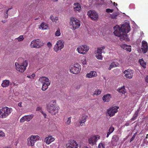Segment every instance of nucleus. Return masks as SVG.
Masks as SVG:
<instances>
[{"mask_svg": "<svg viewBox=\"0 0 148 148\" xmlns=\"http://www.w3.org/2000/svg\"><path fill=\"white\" fill-rule=\"evenodd\" d=\"M50 19L52 21H54V19L53 16L51 15L50 16Z\"/></svg>", "mask_w": 148, "mask_h": 148, "instance_id": "obj_49", "label": "nucleus"}, {"mask_svg": "<svg viewBox=\"0 0 148 148\" xmlns=\"http://www.w3.org/2000/svg\"><path fill=\"white\" fill-rule=\"evenodd\" d=\"M119 140V137L117 135H114L112 137L111 140V143L113 146H116L117 144V142Z\"/></svg>", "mask_w": 148, "mask_h": 148, "instance_id": "obj_17", "label": "nucleus"}, {"mask_svg": "<svg viewBox=\"0 0 148 148\" xmlns=\"http://www.w3.org/2000/svg\"><path fill=\"white\" fill-rule=\"evenodd\" d=\"M83 148H88L87 147L85 146Z\"/></svg>", "mask_w": 148, "mask_h": 148, "instance_id": "obj_64", "label": "nucleus"}, {"mask_svg": "<svg viewBox=\"0 0 148 148\" xmlns=\"http://www.w3.org/2000/svg\"><path fill=\"white\" fill-rule=\"evenodd\" d=\"M47 26L44 23H42L41 24L39 28L42 29H46L47 28Z\"/></svg>", "mask_w": 148, "mask_h": 148, "instance_id": "obj_32", "label": "nucleus"}, {"mask_svg": "<svg viewBox=\"0 0 148 148\" xmlns=\"http://www.w3.org/2000/svg\"><path fill=\"white\" fill-rule=\"evenodd\" d=\"M38 18H36L35 19V20H38Z\"/></svg>", "mask_w": 148, "mask_h": 148, "instance_id": "obj_63", "label": "nucleus"}, {"mask_svg": "<svg viewBox=\"0 0 148 148\" xmlns=\"http://www.w3.org/2000/svg\"><path fill=\"white\" fill-rule=\"evenodd\" d=\"M25 117L26 121H29L33 118L34 117V115L32 114H31L27 115H25Z\"/></svg>", "mask_w": 148, "mask_h": 148, "instance_id": "obj_29", "label": "nucleus"}, {"mask_svg": "<svg viewBox=\"0 0 148 148\" xmlns=\"http://www.w3.org/2000/svg\"><path fill=\"white\" fill-rule=\"evenodd\" d=\"M12 111L11 108L5 106L3 107L0 110V118H7Z\"/></svg>", "mask_w": 148, "mask_h": 148, "instance_id": "obj_3", "label": "nucleus"}, {"mask_svg": "<svg viewBox=\"0 0 148 148\" xmlns=\"http://www.w3.org/2000/svg\"><path fill=\"white\" fill-rule=\"evenodd\" d=\"M119 108V107L115 106L109 108L107 110V113L108 116L110 117L114 116L118 111V109Z\"/></svg>", "mask_w": 148, "mask_h": 148, "instance_id": "obj_10", "label": "nucleus"}, {"mask_svg": "<svg viewBox=\"0 0 148 148\" xmlns=\"http://www.w3.org/2000/svg\"><path fill=\"white\" fill-rule=\"evenodd\" d=\"M117 15L116 14H113L111 16V17L113 19H115L116 18Z\"/></svg>", "mask_w": 148, "mask_h": 148, "instance_id": "obj_45", "label": "nucleus"}, {"mask_svg": "<svg viewBox=\"0 0 148 148\" xmlns=\"http://www.w3.org/2000/svg\"><path fill=\"white\" fill-rule=\"evenodd\" d=\"M43 114L45 118H46V117L47 115L46 114L44 113Z\"/></svg>", "mask_w": 148, "mask_h": 148, "instance_id": "obj_60", "label": "nucleus"}, {"mask_svg": "<svg viewBox=\"0 0 148 148\" xmlns=\"http://www.w3.org/2000/svg\"><path fill=\"white\" fill-rule=\"evenodd\" d=\"M44 44L43 42L41 41L39 39H38L32 41L30 45V46L31 47L40 48Z\"/></svg>", "mask_w": 148, "mask_h": 148, "instance_id": "obj_7", "label": "nucleus"}, {"mask_svg": "<svg viewBox=\"0 0 148 148\" xmlns=\"http://www.w3.org/2000/svg\"><path fill=\"white\" fill-rule=\"evenodd\" d=\"M139 62L140 63V65L143 67V68H146V64L143 59H142L139 60Z\"/></svg>", "mask_w": 148, "mask_h": 148, "instance_id": "obj_31", "label": "nucleus"}, {"mask_svg": "<svg viewBox=\"0 0 148 148\" xmlns=\"http://www.w3.org/2000/svg\"><path fill=\"white\" fill-rule=\"evenodd\" d=\"M55 140L54 138L52 137V136H48L46 137L44 140V142L47 144L49 145L52 142H53Z\"/></svg>", "mask_w": 148, "mask_h": 148, "instance_id": "obj_19", "label": "nucleus"}, {"mask_svg": "<svg viewBox=\"0 0 148 148\" xmlns=\"http://www.w3.org/2000/svg\"><path fill=\"white\" fill-rule=\"evenodd\" d=\"M142 47L141 49L142 52L144 53H145L148 49L147 42L145 41H143L142 42Z\"/></svg>", "mask_w": 148, "mask_h": 148, "instance_id": "obj_18", "label": "nucleus"}, {"mask_svg": "<svg viewBox=\"0 0 148 148\" xmlns=\"http://www.w3.org/2000/svg\"><path fill=\"white\" fill-rule=\"evenodd\" d=\"M16 39H17L18 41H21L23 40L24 38L22 35L16 38Z\"/></svg>", "mask_w": 148, "mask_h": 148, "instance_id": "obj_36", "label": "nucleus"}, {"mask_svg": "<svg viewBox=\"0 0 148 148\" xmlns=\"http://www.w3.org/2000/svg\"><path fill=\"white\" fill-rule=\"evenodd\" d=\"M95 56L97 59L102 60L103 56H102L101 54H98L96 55Z\"/></svg>", "mask_w": 148, "mask_h": 148, "instance_id": "obj_33", "label": "nucleus"}, {"mask_svg": "<svg viewBox=\"0 0 148 148\" xmlns=\"http://www.w3.org/2000/svg\"><path fill=\"white\" fill-rule=\"evenodd\" d=\"M47 45L48 47L50 49L52 47V45L51 43L49 42H48Z\"/></svg>", "mask_w": 148, "mask_h": 148, "instance_id": "obj_47", "label": "nucleus"}, {"mask_svg": "<svg viewBox=\"0 0 148 148\" xmlns=\"http://www.w3.org/2000/svg\"><path fill=\"white\" fill-rule=\"evenodd\" d=\"M101 92V90H98L97 91H95L94 92L93 95H100Z\"/></svg>", "mask_w": 148, "mask_h": 148, "instance_id": "obj_38", "label": "nucleus"}, {"mask_svg": "<svg viewBox=\"0 0 148 148\" xmlns=\"http://www.w3.org/2000/svg\"><path fill=\"white\" fill-rule=\"evenodd\" d=\"M97 76L96 72L94 71H91L89 73H87L86 75V77L88 78H92L95 77Z\"/></svg>", "mask_w": 148, "mask_h": 148, "instance_id": "obj_22", "label": "nucleus"}, {"mask_svg": "<svg viewBox=\"0 0 148 148\" xmlns=\"http://www.w3.org/2000/svg\"><path fill=\"white\" fill-rule=\"evenodd\" d=\"M86 116H83L80 118H79L78 120V121L79 123V124L76 125H75L77 126H82L83 125H84L85 124V122L86 121Z\"/></svg>", "mask_w": 148, "mask_h": 148, "instance_id": "obj_16", "label": "nucleus"}, {"mask_svg": "<svg viewBox=\"0 0 148 148\" xmlns=\"http://www.w3.org/2000/svg\"><path fill=\"white\" fill-rule=\"evenodd\" d=\"M81 66L79 64H74L70 68V71L73 74H77L79 73L81 71Z\"/></svg>", "mask_w": 148, "mask_h": 148, "instance_id": "obj_9", "label": "nucleus"}, {"mask_svg": "<svg viewBox=\"0 0 148 148\" xmlns=\"http://www.w3.org/2000/svg\"><path fill=\"white\" fill-rule=\"evenodd\" d=\"M135 138V135H134L131 138V139H130V142H131V141H133L134 140Z\"/></svg>", "mask_w": 148, "mask_h": 148, "instance_id": "obj_48", "label": "nucleus"}, {"mask_svg": "<svg viewBox=\"0 0 148 148\" xmlns=\"http://www.w3.org/2000/svg\"><path fill=\"white\" fill-rule=\"evenodd\" d=\"M134 71L131 69L125 70L124 72L125 77L128 79H131L133 76Z\"/></svg>", "mask_w": 148, "mask_h": 148, "instance_id": "obj_14", "label": "nucleus"}, {"mask_svg": "<svg viewBox=\"0 0 148 148\" xmlns=\"http://www.w3.org/2000/svg\"><path fill=\"white\" fill-rule=\"evenodd\" d=\"M39 82L43 84L47 83H51V82L49 80L48 78L45 77H40L39 79Z\"/></svg>", "mask_w": 148, "mask_h": 148, "instance_id": "obj_20", "label": "nucleus"}, {"mask_svg": "<svg viewBox=\"0 0 148 148\" xmlns=\"http://www.w3.org/2000/svg\"><path fill=\"white\" fill-rule=\"evenodd\" d=\"M40 136L38 135H32L27 138V145L29 146H32L34 143L39 140Z\"/></svg>", "mask_w": 148, "mask_h": 148, "instance_id": "obj_5", "label": "nucleus"}, {"mask_svg": "<svg viewBox=\"0 0 148 148\" xmlns=\"http://www.w3.org/2000/svg\"><path fill=\"white\" fill-rule=\"evenodd\" d=\"M81 61L83 64H86V57H82Z\"/></svg>", "mask_w": 148, "mask_h": 148, "instance_id": "obj_34", "label": "nucleus"}, {"mask_svg": "<svg viewBox=\"0 0 148 148\" xmlns=\"http://www.w3.org/2000/svg\"><path fill=\"white\" fill-rule=\"evenodd\" d=\"M40 111L42 114H43L44 113L43 112V111L42 110H41Z\"/></svg>", "mask_w": 148, "mask_h": 148, "instance_id": "obj_62", "label": "nucleus"}, {"mask_svg": "<svg viewBox=\"0 0 148 148\" xmlns=\"http://www.w3.org/2000/svg\"><path fill=\"white\" fill-rule=\"evenodd\" d=\"M114 128L112 126H110L109 129V131L110 133H112L114 130Z\"/></svg>", "mask_w": 148, "mask_h": 148, "instance_id": "obj_40", "label": "nucleus"}, {"mask_svg": "<svg viewBox=\"0 0 148 148\" xmlns=\"http://www.w3.org/2000/svg\"><path fill=\"white\" fill-rule=\"evenodd\" d=\"M78 145L76 142L73 140L69 142L66 145L67 148H77Z\"/></svg>", "mask_w": 148, "mask_h": 148, "instance_id": "obj_15", "label": "nucleus"}, {"mask_svg": "<svg viewBox=\"0 0 148 148\" xmlns=\"http://www.w3.org/2000/svg\"><path fill=\"white\" fill-rule=\"evenodd\" d=\"M112 97L111 95L110 94L104 95L102 97V100L104 102H108Z\"/></svg>", "mask_w": 148, "mask_h": 148, "instance_id": "obj_21", "label": "nucleus"}, {"mask_svg": "<svg viewBox=\"0 0 148 148\" xmlns=\"http://www.w3.org/2000/svg\"><path fill=\"white\" fill-rule=\"evenodd\" d=\"M89 49V47L86 45H80L78 47L76 50L79 53L85 54Z\"/></svg>", "mask_w": 148, "mask_h": 148, "instance_id": "obj_8", "label": "nucleus"}, {"mask_svg": "<svg viewBox=\"0 0 148 148\" xmlns=\"http://www.w3.org/2000/svg\"><path fill=\"white\" fill-rule=\"evenodd\" d=\"M111 133H110V132H108L107 133V135H106V137L107 138H108L109 136L111 134Z\"/></svg>", "mask_w": 148, "mask_h": 148, "instance_id": "obj_52", "label": "nucleus"}, {"mask_svg": "<svg viewBox=\"0 0 148 148\" xmlns=\"http://www.w3.org/2000/svg\"><path fill=\"white\" fill-rule=\"evenodd\" d=\"M28 61L27 60L24 61L23 63L20 64H18V62H16L15 65L16 70L21 73L24 72L28 65Z\"/></svg>", "mask_w": 148, "mask_h": 148, "instance_id": "obj_4", "label": "nucleus"}, {"mask_svg": "<svg viewBox=\"0 0 148 148\" xmlns=\"http://www.w3.org/2000/svg\"><path fill=\"white\" fill-rule=\"evenodd\" d=\"M50 83L49 82L45 84L44 83V84H42L41 88L42 90L43 91L46 90L48 88V86L50 85Z\"/></svg>", "mask_w": 148, "mask_h": 148, "instance_id": "obj_28", "label": "nucleus"}, {"mask_svg": "<svg viewBox=\"0 0 148 148\" xmlns=\"http://www.w3.org/2000/svg\"><path fill=\"white\" fill-rule=\"evenodd\" d=\"M54 21L55 20H58V18L57 17H56L54 18Z\"/></svg>", "mask_w": 148, "mask_h": 148, "instance_id": "obj_61", "label": "nucleus"}, {"mask_svg": "<svg viewBox=\"0 0 148 148\" xmlns=\"http://www.w3.org/2000/svg\"><path fill=\"white\" fill-rule=\"evenodd\" d=\"M100 138L99 135L92 136L88 139V142L90 144L93 145Z\"/></svg>", "mask_w": 148, "mask_h": 148, "instance_id": "obj_13", "label": "nucleus"}, {"mask_svg": "<svg viewBox=\"0 0 148 148\" xmlns=\"http://www.w3.org/2000/svg\"><path fill=\"white\" fill-rule=\"evenodd\" d=\"M113 11V10L110 9H106V11L108 13L112 12Z\"/></svg>", "mask_w": 148, "mask_h": 148, "instance_id": "obj_46", "label": "nucleus"}, {"mask_svg": "<svg viewBox=\"0 0 148 148\" xmlns=\"http://www.w3.org/2000/svg\"><path fill=\"white\" fill-rule=\"evenodd\" d=\"M25 120V116L22 117L20 119V121L21 122H24Z\"/></svg>", "mask_w": 148, "mask_h": 148, "instance_id": "obj_43", "label": "nucleus"}, {"mask_svg": "<svg viewBox=\"0 0 148 148\" xmlns=\"http://www.w3.org/2000/svg\"><path fill=\"white\" fill-rule=\"evenodd\" d=\"M11 8H9L7 10V11H6V13L5 14V15H4V17L5 18H8V11L10 10V9H11Z\"/></svg>", "mask_w": 148, "mask_h": 148, "instance_id": "obj_42", "label": "nucleus"}, {"mask_svg": "<svg viewBox=\"0 0 148 148\" xmlns=\"http://www.w3.org/2000/svg\"><path fill=\"white\" fill-rule=\"evenodd\" d=\"M98 148H105V145L104 143H101L98 145Z\"/></svg>", "mask_w": 148, "mask_h": 148, "instance_id": "obj_35", "label": "nucleus"}, {"mask_svg": "<svg viewBox=\"0 0 148 148\" xmlns=\"http://www.w3.org/2000/svg\"><path fill=\"white\" fill-rule=\"evenodd\" d=\"M114 33L116 36L119 37L121 41H128L129 38L127 34L130 31V23L128 22L125 23L123 25H116L113 27Z\"/></svg>", "mask_w": 148, "mask_h": 148, "instance_id": "obj_1", "label": "nucleus"}, {"mask_svg": "<svg viewBox=\"0 0 148 148\" xmlns=\"http://www.w3.org/2000/svg\"><path fill=\"white\" fill-rule=\"evenodd\" d=\"M145 81L146 82H148V75L145 78Z\"/></svg>", "mask_w": 148, "mask_h": 148, "instance_id": "obj_51", "label": "nucleus"}, {"mask_svg": "<svg viewBox=\"0 0 148 148\" xmlns=\"http://www.w3.org/2000/svg\"><path fill=\"white\" fill-rule=\"evenodd\" d=\"M125 88V86H124L119 87L117 89V91L121 93L122 94H124L126 92Z\"/></svg>", "mask_w": 148, "mask_h": 148, "instance_id": "obj_26", "label": "nucleus"}, {"mask_svg": "<svg viewBox=\"0 0 148 148\" xmlns=\"http://www.w3.org/2000/svg\"><path fill=\"white\" fill-rule=\"evenodd\" d=\"M11 85V83L9 80L5 79L3 80L1 85L3 88L7 87Z\"/></svg>", "mask_w": 148, "mask_h": 148, "instance_id": "obj_24", "label": "nucleus"}, {"mask_svg": "<svg viewBox=\"0 0 148 148\" xmlns=\"http://www.w3.org/2000/svg\"><path fill=\"white\" fill-rule=\"evenodd\" d=\"M105 47L103 46L101 47L98 48L97 51V53L101 54L102 53V51L103 49H105Z\"/></svg>", "mask_w": 148, "mask_h": 148, "instance_id": "obj_30", "label": "nucleus"}, {"mask_svg": "<svg viewBox=\"0 0 148 148\" xmlns=\"http://www.w3.org/2000/svg\"><path fill=\"white\" fill-rule=\"evenodd\" d=\"M60 34L61 33L60 32V30L59 28H58L55 32V35L57 36H58L60 35Z\"/></svg>", "mask_w": 148, "mask_h": 148, "instance_id": "obj_37", "label": "nucleus"}, {"mask_svg": "<svg viewBox=\"0 0 148 148\" xmlns=\"http://www.w3.org/2000/svg\"><path fill=\"white\" fill-rule=\"evenodd\" d=\"M0 136L3 137L5 136V133L1 131H0Z\"/></svg>", "mask_w": 148, "mask_h": 148, "instance_id": "obj_44", "label": "nucleus"}, {"mask_svg": "<svg viewBox=\"0 0 148 148\" xmlns=\"http://www.w3.org/2000/svg\"><path fill=\"white\" fill-rule=\"evenodd\" d=\"M64 46V42L62 40H59L57 41L54 47L55 51L57 52L58 50H60Z\"/></svg>", "mask_w": 148, "mask_h": 148, "instance_id": "obj_11", "label": "nucleus"}, {"mask_svg": "<svg viewBox=\"0 0 148 148\" xmlns=\"http://www.w3.org/2000/svg\"><path fill=\"white\" fill-rule=\"evenodd\" d=\"M73 9L75 12H80L81 10V7L80 4L78 3H74L73 4Z\"/></svg>", "mask_w": 148, "mask_h": 148, "instance_id": "obj_23", "label": "nucleus"}, {"mask_svg": "<svg viewBox=\"0 0 148 148\" xmlns=\"http://www.w3.org/2000/svg\"><path fill=\"white\" fill-rule=\"evenodd\" d=\"M71 122V117H69L68 118L66 122H65V123L66 125H69L70 124Z\"/></svg>", "mask_w": 148, "mask_h": 148, "instance_id": "obj_39", "label": "nucleus"}, {"mask_svg": "<svg viewBox=\"0 0 148 148\" xmlns=\"http://www.w3.org/2000/svg\"><path fill=\"white\" fill-rule=\"evenodd\" d=\"M70 24L72 26L73 30L79 28L80 25V21L76 18L73 17L70 18Z\"/></svg>", "mask_w": 148, "mask_h": 148, "instance_id": "obj_6", "label": "nucleus"}, {"mask_svg": "<svg viewBox=\"0 0 148 148\" xmlns=\"http://www.w3.org/2000/svg\"><path fill=\"white\" fill-rule=\"evenodd\" d=\"M56 101L53 100L51 101L47 104V110L48 112L52 114L55 115L58 113L59 109L58 107L56 105Z\"/></svg>", "mask_w": 148, "mask_h": 148, "instance_id": "obj_2", "label": "nucleus"}, {"mask_svg": "<svg viewBox=\"0 0 148 148\" xmlns=\"http://www.w3.org/2000/svg\"><path fill=\"white\" fill-rule=\"evenodd\" d=\"M140 110L139 108L135 112L133 117L131 119V120L132 121H134L136 119L138 116V114Z\"/></svg>", "mask_w": 148, "mask_h": 148, "instance_id": "obj_27", "label": "nucleus"}, {"mask_svg": "<svg viewBox=\"0 0 148 148\" xmlns=\"http://www.w3.org/2000/svg\"><path fill=\"white\" fill-rule=\"evenodd\" d=\"M2 22L3 23H5L6 21H7V20H2Z\"/></svg>", "mask_w": 148, "mask_h": 148, "instance_id": "obj_58", "label": "nucleus"}, {"mask_svg": "<svg viewBox=\"0 0 148 148\" xmlns=\"http://www.w3.org/2000/svg\"><path fill=\"white\" fill-rule=\"evenodd\" d=\"M87 14L92 20L96 21L98 18V15L95 11L90 10L88 12Z\"/></svg>", "mask_w": 148, "mask_h": 148, "instance_id": "obj_12", "label": "nucleus"}, {"mask_svg": "<svg viewBox=\"0 0 148 148\" xmlns=\"http://www.w3.org/2000/svg\"><path fill=\"white\" fill-rule=\"evenodd\" d=\"M125 125L127 126L129 125V123H125Z\"/></svg>", "mask_w": 148, "mask_h": 148, "instance_id": "obj_57", "label": "nucleus"}, {"mask_svg": "<svg viewBox=\"0 0 148 148\" xmlns=\"http://www.w3.org/2000/svg\"><path fill=\"white\" fill-rule=\"evenodd\" d=\"M31 76L32 79H33L35 76V75L34 74H33Z\"/></svg>", "mask_w": 148, "mask_h": 148, "instance_id": "obj_54", "label": "nucleus"}, {"mask_svg": "<svg viewBox=\"0 0 148 148\" xmlns=\"http://www.w3.org/2000/svg\"><path fill=\"white\" fill-rule=\"evenodd\" d=\"M113 67L112 66V65H111V64H110L108 69V70H110Z\"/></svg>", "mask_w": 148, "mask_h": 148, "instance_id": "obj_55", "label": "nucleus"}, {"mask_svg": "<svg viewBox=\"0 0 148 148\" xmlns=\"http://www.w3.org/2000/svg\"><path fill=\"white\" fill-rule=\"evenodd\" d=\"M101 1V4H104V0H100Z\"/></svg>", "mask_w": 148, "mask_h": 148, "instance_id": "obj_56", "label": "nucleus"}, {"mask_svg": "<svg viewBox=\"0 0 148 148\" xmlns=\"http://www.w3.org/2000/svg\"><path fill=\"white\" fill-rule=\"evenodd\" d=\"M42 108L41 107H38L36 108V110L38 111H40L41 110Z\"/></svg>", "mask_w": 148, "mask_h": 148, "instance_id": "obj_50", "label": "nucleus"}, {"mask_svg": "<svg viewBox=\"0 0 148 148\" xmlns=\"http://www.w3.org/2000/svg\"><path fill=\"white\" fill-rule=\"evenodd\" d=\"M121 47L123 49L126 50L129 52H130L131 51V46H129L126 44H123L122 45Z\"/></svg>", "mask_w": 148, "mask_h": 148, "instance_id": "obj_25", "label": "nucleus"}, {"mask_svg": "<svg viewBox=\"0 0 148 148\" xmlns=\"http://www.w3.org/2000/svg\"><path fill=\"white\" fill-rule=\"evenodd\" d=\"M111 64V65H112V66L113 67H116L118 65V64L117 63H116V62H113Z\"/></svg>", "mask_w": 148, "mask_h": 148, "instance_id": "obj_41", "label": "nucleus"}, {"mask_svg": "<svg viewBox=\"0 0 148 148\" xmlns=\"http://www.w3.org/2000/svg\"><path fill=\"white\" fill-rule=\"evenodd\" d=\"M27 77L31 79H32L31 75H27Z\"/></svg>", "mask_w": 148, "mask_h": 148, "instance_id": "obj_59", "label": "nucleus"}, {"mask_svg": "<svg viewBox=\"0 0 148 148\" xmlns=\"http://www.w3.org/2000/svg\"><path fill=\"white\" fill-rule=\"evenodd\" d=\"M22 103L21 102H20L18 103V106L20 107H22Z\"/></svg>", "mask_w": 148, "mask_h": 148, "instance_id": "obj_53", "label": "nucleus"}]
</instances>
